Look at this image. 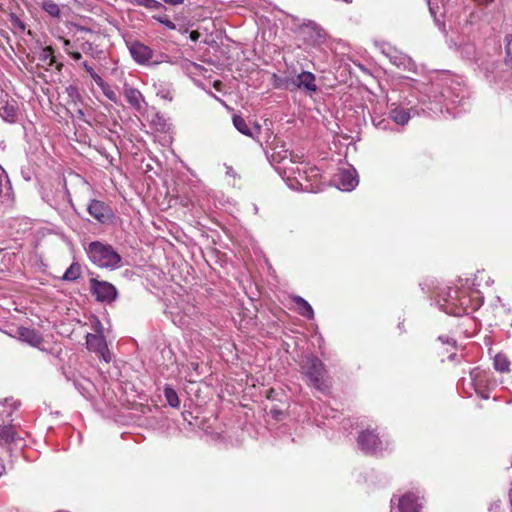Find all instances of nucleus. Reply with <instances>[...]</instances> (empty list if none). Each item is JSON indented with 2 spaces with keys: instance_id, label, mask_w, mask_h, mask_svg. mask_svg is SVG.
<instances>
[{
  "instance_id": "9b49d317",
  "label": "nucleus",
  "mask_w": 512,
  "mask_h": 512,
  "mask_svg": "<svg viewBox=\"0 0 512 512\" xmlns=\"http://www.w3.org/2000/svg\"><path fill=\"white\" fill-rule=\"evenodd\" d=\"M292 84L297 89H302L307 92L315 93L317 91L315 75L308 71H303L298 74L293 80Z\"/></svg>"
},
{
  "instance_id": "39448f33",
  "label": "nucleus",
  "mask_w": 512,
  "mask_h": 512,
  "mask_svg": "<svg viewBox=\"0 0 512 512\" xmlns=\"http://www.w3.org/2000/svg\"><path fill=\"white\" fill-rule=\"evenodd\" d=\"M438 304L441 309L450 315L460 316L466 309L464 307L465 300L459 298L458 291L449 288L443 295L440 296Z\"/></svg>"
},
{
  "instance_id": "7c9ffc66",
  "label": "nucleus",
  "mask_w": 512,
  "mask_h": 512,
  "mask_svg": "<svg viewBox=\"0 0 512 512\" xmlns=\"http://www.w3.org/2000/svg\"><path fill=\"white\" fill-rule=\"evenodd\" d=\"M103 94L110 100L112 101L113 103L117 104L118 103V96L117 94L115 93V91L110 87V85L108 83H104L103 85H101L99 87Z\"/></svg>"
},
{
  "instance_id": "7ed1b4c3",
  "label": "nucleus",
  "mask_w": 512,
  "mask_h": 512,
  "mask_svg": "<svg viewBox=\"0 0 512 512\" xmlns=\"http://www.w3.org/2000/svg\"><path fill=\"white\" fill-rule=\"evenodd\" d=\"M181 69L182 71L189 77L194 78L195 76L203 75L206 83H204V88L210 90L211 88H214L215 91L221 92L223 83L222 80L219 78L213 77L211 74L205 75L207 70L202 67L199 64H196L194 62H191L189 60H184L181 62ZM209 93L219 102L223 103V100L221 97L217 96L216 94L209 91Z\"/></svg>"
},
{
  "instance_id": "412c9836",
  "label": "nucleus",
  "mask_w": 512,
  "mask_h": 512,
  "mask_svg": "<svg viewBox=\"0 0 512 512\" xmlns=\"http://www.w3.org/2000/svg\"><path fill=\"white\" fill-rule=\"evenodd\" d=\"M293 302L297 305V309L300 315L312 319L314 317V311L311 305L302 297L294 296Z\"/></svg>"
},
{
  "instance_id": "c9c22d12",
  "label": "nucleus",
  "mask_w": 512,
  "mask_h": 512,
  "mask_svg": "<svg viewBox=\"0 0 512 512\" xmlns=\"http://www.w3.org/2000/svg\"><path fill=\"white\" fill-rule=\"evenodd\" d=\"M63 42V48H64V51L69 54L71 51H72V44H71V41L68 40V39H63L62 40Z\"/></svg>"
},
{
  "instance_id": "f8f14e48",
  "label": "nucleus",
  "mask_w": 512,
  "mask_h": 512,
  "mask_svg": "<svg viewBox=\"0 0 512 512\" xmlns=\"http://www.w3.org/2000/svg\"><path fill=\"white\" fill-rule=\"evenodd\" d=\"M470 377L476 392H480L484 389H490L494 386V383L490 380L489 373L480 368L473 369L470 372Z\"/></svg>"
},
{
  "instance_id": "5701e85b",
  "label": "nucleus",
  "mask_w": 512,
  "mask_h": 512,
  "mask_svg": "<svg viewBox=\"0 0 512 512\" xmlns=\"http://www.w3.org/2000/svg\"><path fill=\"white\" fill-rule=\"evenodd\" d=\"M164 396L166 398V401L168 404L173 407L177 408L180 405V400L178 398L177 392L169 385H166L164 387Z\"/></svg>"
},
{
  "instance_id": "2f4dec72",
  "label": "nucleus",
  "mask_w": 512,
  "mask_h": 512,
  "mask_svg": "<svg viewBox=\"0 0 512 512\" xmlns=\"http://www.w3.org/2000/svg\"><path fill=\"white\" fill-rule=\"evenodd\" d=\"M66 93L73 103H77V101H80L81 99V95L78 91V88L74 85H69L68 87H66Z\"/></svg>"
},
{
  "instance_id": "393cba45",
  "label": "nucleus",
  "mask_w": 512,
  "mask_h": 512,
  "mask_svg": "<svg viewBox=\"0 0 512 512\" xmlns=\"http://www.w3.org/2000/svg\"><path fill=\"white\" fill-rule=\"evenodd\" d=\"M42 9L51 17L59 18L60 17V8L56 2L53 0H45L42 3Z\"/></svg>"
},
{
  "instance_id": "9d476101",
  "label": "nucleus",
  "mask_w": 512,
  "mask_h": 512,
  "mask_svg": "<svg viewBox=\"0 0 512 512\" xmlns=\"http://www.w3.org/2000/svg\"><path fill=\"white\" fill-rule=\"evenodd\" d=\"M302 33L313 45H320L326 39V32L317 23L308 21L302 28Z\"/></svg>"
},
{
  "instance_id": "58836bf2",
  "label": "nucleus",
  "mask_w": 512,
  "mask_h": 512,
  "mask_svg": "<svg viewBox=\"0 0 512 512\" xmlns=\"http://www.w3.org/2000/svg\"><path fill=\"white\" fill-rule=\"evenodd\" d=\"M163 1L170 5H179L184 2V0H163Z\"/></svg>"
},
{
  "instance_id": "e433bc0d",
  "label": "nucleus",
  "mask_w": 512,
  "mask_h": 512,
  "mask_svg": "<svg viewBox=\"0 0 512 512\" xmlns=\"http://www.w3.org/2000/svg\"><path fill=\"white\" fill-rule=\"evenodd\" d=\"M82 67L85 69V71L91 76L94 74L95 70L91 65H89L86 61L82 62Z\"/></svg>"
},
{
  "instance_id": "37998d69",
  "label": "nucleus",
  "mask_w": 512,
  "mask_h": 512,
  "mask_svg": "<svg viewBox=\"0 0 512 512\" xmlns=\"http://www.w3.org/2000/svg\"><path fill=\"white\" fill-rule=\"evenodd\" d=\"M5 467L4 465L0 464V476L4 473Z\"/></svg>"
},
{
  "instance_id": "473e14b6",
  "label": "nucleus",
  "mask_w": 512,
  "mask_h": 512,
  "mask_svg": "<svg viewBox=\"0 0 512 512\" xmlns=\"http://www.w3.org/2000/svg\"><path fill=\"white\" fill-rule=\"evenodd\" d=\"M153 18L170 30L176 29V25L167 16H153Z\"/></svg>"
},
{
  "instance_id": "b1692460",
  "label": "nucleus",
  "mask_w": 512,
  "mask_h": 512,
  "mask_svg": "<svg viewBox=\"0 0 512 512\" xmlns=\"http://www.w3.org/2000/svg\"><path fill=\"white\" fill-rule=\"evenodd\" d=\"M226 183L233 187H242L241 177L232 167H226Z\"/></svg>"
},
{
  "instance_id": "dca6fc26",
  "label": "nucleus",
  "mask_w": 512,
  "mask_h": 512,
  "mask_svg": "<svg viewBox=\"0 0 512 512\" xmlns=\"http://www.w3.org/2000/svg\"><path fill=\"white\" fill-rule=\"evenodd\" d=\"M421 503L418 497L413 493H408L399 499L398 510L399 512H419Z\"/></svg>"
},
{
  "instance_id": "f257e3e1",
  "label": "nucleus",
  "mask_w": 512,
  "mask_h": 512,
  "mask_svg": "<svg viewBox=\"0 0 512 512\" xmlns=\"http://www.w3.org/2000/svg\"><path fill=\"white\" fill-rule=\"evenodd\" d=\"M86 253L90 261L99 268L115 270L121 265V256L111 245L100 241L89 243Z\"/></svg>"
},
{
  "instance_id": "4be33fe9",
  "label": "nucleus",
  "mask_w": 512,
  "mask_h": 512,
  "mask_svg": "<svg viewBox=\"0 0 512 512\" xmlns=\"http://www.w3.org/2000/svg\"><path fill=\"white\" fill-rule=\"evenodd\" d=\"M389 115L395 123L400 125H405L410 120V113L404 108H392Z\"/></svg>"
},
{
  "instance_id": "423d86ee",
  "label": "nucleus",
  "mask_w": 512,
  "mask_h": 512,
  "mask_svg": "<svg viewBox=\"0 0 512 512\" xmlns=\"http://www.w3.org/2000/svg\"><path fill=\"white\" fill-rule=\"evenodd\" d=\"M90 288L96 300L103 303H111L118 297L116 287L107 281L97 279L90 280Z\"/></svg>"
},
{
  "instance_id": "ea45409f",
  "label": "nucleus",
  "mask_w": 512,
  "mask_h": 512,
  "mask_svg": "<svg viewBox=\"0 0 512 512\" xmlns=\"http://www.w3.org/2000/svg\"><path fill=\"white\" fill-rule=\"evenodd\" d=\"M505 39L507 41V53L510 54V43L512 41V35H507Z\"/></svg>"
},
{
  "instance_id": "c756f323",
  "label": "nucleus",
  "mask_w": 512,
  "mask_h": 512,
  "mask_svg": "<svg viewBox=\"0 0 512 512\" xmlns=\"http://www.w3.org/2000/svg\"><path fill=\"white\" fill-rule=\"evenodd\" d=\"M15 438V431L12 426L4 425L0 427V439L5 442H12Z\"/></svg>"
},
{
  "instance_id": "0eeeda50",
  "label": "nucleus",
  "mask_w": 512,
  "mask_h": 512,
  "mask_svg": "<svg viewBox=\"0 0 512 512\" xmlns=\"http://www.w3.org/2000/svg\"><path fill=\"white\" fill-rule=\"evenodd\" d=\"M359 448L365 453H376L381 449V440L371 430L362 431L357 440Z\"/></svg>"
},
{
  "instance_id": "6ab92c4d",
  "label": "nucleus",
  "mask_w": 512,
  "mask_h": 512,
  "mask_svg": "<svg viewBox=\"0 0 512 512\" xmlns=\"http://www.w3.org/2000/svg\"><path fill=\"white\" fill-rule=\"evenodd\" d=\"M203 430L206 436L209 437L211 441L217 442L220 441L222 438V430L217 418L213 420V423H210V420L204 423Z\"/></svg>"
},
{
  "instance_id": "aec40b11",
  "label": "nucleus",
  "mask_w": 512,
  "mask_h": 512,
  "mask_svg": "<svg viewBox=\"0 0 512 512\" xmlns=\"http://www.w3.org/2000/svg\"><path fill=\"white\" fill-rule=\"evenodd\" d=\"M430 14L435 21H439L446 13V0H428Z\"/></svg>"
},
{
  "instance_id": "4c0bfd02",
  "label": "nucleus",
  "mask_w": 512,
  "mask_h": 512,
  "mask_svg": "<svg viewBox=\"0 0 512 512\" xmlns=\"http://www.w3.org/2000/svg\"><path fill=\"white\" fill-rule=\"evenodd\" d=\"M68 55L75 61H79L82 59V54L78 51L72 50Z\"/></svg>"
},
{
  "instance_id": "a878e982",
  "label": "nucleus",
  "mask_w": 512,
  "mask_h": 512,
  "mask_svg": "<svg viewBox=\"0 0 512 512\" xmlns=\"http://www.w3.org/2000/svg\"><path fill=\"white\" fill-rule=\"evenodd\" d=\"M81 276V267L78 263H72L65 271L63 279L66 281H75Z\"/></svg>"
},
{
  "instance_id": "20e7f679",
  "label": "nucleus",
  "mask_w": 512,
  "mask_h": 512,
  "mask_svg": "<svg viewBox=\"0 0 512 512\" xmlns=\"http://www.w3.org/2000/svg\"><path fill=\"white\" fill-rule=\"evenodd\" d=\"M128 49L133 60L139 65L156 66L166 61L164 55H161V58L154 59V51L139 41L131 42Z\"/></svg>"
},
{
  "instance_id": "a211bd4d",
  "label": "nucleus",
  "mask_w": 512,
  "mask_h": 512,
  "mask_svg": "<svg viewBox=\"0 0 512 512\" xmlns=\"http://www.w3.org/2000/svg\"><path fill=\"white\" fill-rule=\"evenodd\" d=\"M0 116L7 122H15L17 118V108L15 104L0 99Z\"/></svg>"
},
{
  "instance_id": "6e6552de",
  "label": "nucleus",
  "mask_w": 512,
  "mask_h": 512,
  "mask_svg": "<svg viewBox=\"0 0 512 512\" xmlns=\"http://www.w3.org/2000/svg\"><path fill=\"white\" fill-rule=\"evenodd\" d=\"M334 182L342 191H351L358 185V178L354 169L340 170L334 177Z\"/></svg>"
},
{
  "instance_id": "72a5a7b5",
  "label": "nucleus",
  "mask_w": 512,
  "mask_h": 512,
  "mask_svg": "<svg viewBox=\"0 0 512 512\" xmlns=\"http://www.w3.org/2000/svg\"><path fill=\"white\" fill-rule=\"evenodd\" d=\"M80 49L88 55L95 57L94 46L91 42L85 41L80 45Z\"/></svg>"
},
{
  "instance_id": "f704fd0d",
  "label": "nucleus",
  "mask_w": 512,
  "mask_h": 512,
  "mask_svg": "<svg viewBox=\"0 0 512 512\" xmlns=\"http://www.w3.org/2000/svg\"><path fill=\"white\" fill-rule=\"evenodd\" d=\"M90 77L95 81V83L97 84L98 87H100L101 85H103L105 83L103 78L96 72H94V74H92Z\"/></svg>"
},
{
  "instance_id": "c85d7f7f",
  "label": "nucleus",
  "mask_w": 512,
  "mask_h": 512,
  "mask_svg": "<svg viewBox=\"0 0 512 512\" xmlns=\"http://www.w3.org/2000/svg\"><path fill=\"white\" fill-rule=\"evenodd\" d=\"M510 362L503 354H497L494 358V367L497 371L507 372L509 370Z\"/></svg>"
},
{
  "instance_id": "f3484780",
  "label": "nucleus",
  "mask_w": 512,
  "mask_h": 512,
  "mask_svg": "<svg viewBox=\"0 0 512 512\" xmlns=\"http://www.w3.org/2000/svg\"><path fill=\"white\" fill-rule=\"evenodd\" d=\"M18 336L23 342L33 347H39L43 342L41 334L35 329L20 327L18 328Z\"/></svg>"
},
{
  "instance_id": "bb28decb",
  "label": "nucleus",
  "mask_w": 512,
  "mask_h": 512,
  "mask_svg": "<svg viewBox=\"0 0 512 512\" xmlns=\"http://www.w3.org/2000/svg\"><path fill=\"white\" fill-rule=\"evenodd\" d=\"M53 49L50 46L44 47L41 49L39 53V60L43 63H46L48 66H53L55 63V59L53 56Z\"/></svg>"
},
{
  "instance_id": "cd10ccee",
  "label": "nucleus",
  "mask_w": 512,
  "mask_h": 512,
  "mask_svg": "<svg viewBox=\"0 0 512 512\" xmlns=\"http://www.w3.org/2000/svg\"><path fill=\"white\" fill-rule=\"evenodd\" d=\"M130 1H131V3H133L135 5L143 6L150 10H159V9L165 8L164 5L157 0H130Z\"/></svg>"
},
{
  "instance_id": "1a4fd4ad",
  "label": "nucleus",
  "mask_w": 512,
  "mask_h": 512,
  "mask_svg": "<svg viewBox=\"0 0 512 512\" xmlns=\"http://www.w3.org/2000/svg\"><path fill=\"white\" fill-rule=\"evenodd\" d=\"M88 213L100 223H106L112 217V211L104 202L93 199L87 207Z\"/></svg>"
},
{
  "instance_id": "79ce46f5",
  "label": "nucleus",
  "mask_w": 512,
  "mask_h": 512,
  "mask_svg": "<svg viewBox=\"0 0 512 512\" xmlns=\"http://www.w3.org/2000/svg\"><path fill=\"white\" fill-rule=\"evenodd\" d=\"M439 340H441L443 343H447V344H452L454 345L455 341L454 340H449L448 338L446 340H444L443 337H439Z\"/></svg>"
},
{
  "instance_id": "a19ab883",
  "label": "nucleus",
  "mask_w": 512,
  "mask_h": 512,
  "mask_svg": "<svg viewBox=\"0 0 512 512\" xmlns=\"http://www.w3.org/2000/svg\"><path fill=\"white\" fill-rule=\"evenodd\" d=\"M297 173H298L299 177L302 178V173L306 174V167L305 166H303L302 168L297 167Z\"/></svg>"
},
{
  "instance_id": "ddd939ff",
  "label": "nucleus",
  "mask_w": 512,
  "mask_h": 512,
  "mask_svg": "<svg viewBox=\"0 0 512 512\" xmlns=\"http://www.w3.org/2000/svg\"><path fill=\"white\" fill-rule=\"evenodd\" d=\"M232 122L234 127L243 135H246L252 139H255L259 136L261 132V126L257 123L254 124L252 128H250L246 122V120L237 114H234L232 117Z\"/></svg>"
},
{
  "instance_id": "2eb2a0df",
  "label": "nucleus",
  "mask_w": 512,
  "mask_h": 512,
  "mask_svg": "<svg viewBox=\"0 0 512 512\" xmlns=\"http://www.w3.org/2000/svg\"><path fill=\"white\" fill-rule=\"evenodd\" d=\"M86 344L88 349L100 353L103 359L108 362L105 353L108 351L104 337L101 334H87Z\"/></svg>"
},
{
  "instance_id": "a18cd8bd",
  "label": "nucleus",
  "mask_w": 512,
  "mask_h": 512,
  "mask_svg": "<svg viewBox=\"0 0 512 512\" xmlns=\"http://www.w3.org/2000/svg\"><path fill=\"white\" fill-rule=\"evenodd\" d=\"M20 28L23 29V30L25 29V26H24L23 23H20Z\"/></svg>"
},
{
  "instance_id": "f03ea898",
  "label": "nucleus",
  "mask_w": 512,
  "mask_h": 512,
  "mask_svg": "<svg viewBox=\"0 0 512 512\" xmlns=\"http://www.w3.org/2000/svg\"><path fill=\"white\" fill-rule=\"evenodd\" d=\"M302 373L307 377L308 385L320 392H327L330 388V380L323 362L313 356H309L301 365Z\"/></svg>"
},
{
  "instance_id": "c03bdc74",
  "label": "nucleus",
  "mask_w": 512,
  "mask_h": 512,
  "mask_svg": "<svg viewBox=\"0 0 512 512\" xmlns=\"http://www.w3.org/2000/svg\"><path fill=\"white\" fill-rule=\"evenodd\" d=\"M78 114H79L80 116H84V112H83L81 109H79V110H78Z\"/></svg>"
},
{
  "instance_id": "4468645a",
  "label": "nucleus",
  "mask_w": 512,
  "mask_h": 512,
  "mask_svg": "<svg viewBox=\"0 0 512 512\" xmlns=\"http://www.w3.org/2000/svg\"><path fill=\"white\" fill-rule=\"evenodd\" d=\"M124 97L127 102L137 111L142 112L145 109L146 102L142 93L133 87L124 86Z\"/></svg>"
}]
</instances>
